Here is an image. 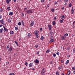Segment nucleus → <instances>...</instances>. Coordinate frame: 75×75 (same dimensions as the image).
<instances>
[{
  "mask_svg": "<svg viewBox=\"0 0 75 75\" xmlns=\"http://www.w3.org/2000/svg\"><path fill=\"white\" fill-rule=\"evenodd\" d=\"M46 72V70L45 69L43 68L42 69L41 72V75H45V72Z\"/></svg>",
  "mask_w": 75,
  "mask_h": 75,
  "instance_id": "obj_1",
  "label": "nucleus"
},
{
  "mask_svg": "<svg viewBox=\"0 0 75 75\" xmlns=\"http://www.w3.org/2000/svg\"><path fill=\"white\" fill-rule=\"evenodd\" d=\"M0 23H1V24L3 26H4V25H5V23H4V19H3L1 20L0 21Z\"/></svg>",
  "mask_w": 75,
  "mask_h": 75,
  "instance_id": "obj_2",
  "label": "nucleus"
},
{
  "mask_svg": "<svg viewBox=\"0 0 75 75\" xmlns=\"http://www.w3.org/2000/svg\"><path fill=\"white\" fill-rule=\"evenodd\" d=\"M26 14H30L31 13H33V11L31 10H28L26 11Z\"/></svg>",
  "mask_w": 75,
  "mask_h": 75,
  "instance_id": "obj_3",
  "label": "nucleus"
},
{
  "mask_svg": "<svg viewBox=\"0 0 75 75\" xmlns=\"http://www.w3.org/2000/svg\"><path fill=\"white\" fill-rule=\"evenodd\" d=\"M34 24V21H32L30 22V26L31 27H33Z\"/></svg>",
  "mask_w": 75,
  "mask_h": 75,
  "instance_id": "obj_4",
  "label": "nucleus"
},
{
  "mask_svg": "<svg viewBox=\"0 0 75 75\" xmlns=\"http://www.w3.org/2000/svg\"><path fill=\"white\" fill-rule=\"evenodd\" d=\"M65 38H66V37L65 36H62V41H64V40H65Z\"/></svg>",
  "mask_w": 75,
  "mask_h": 75,
  "instance_id": "obj_5",
  "label": "nucleus"
},
{
  "mask_svg": "<svg viewBox=\"0 0 75 75\" xmlns=\"http://www.w3.org/2000/svg\"><path fill=\"white\" fill-rule=\"evenodd\" d=\"M12 50H13V49L12 48V47H11L9 49L8 51H9V52H11V51H12Z\"/></svg>",
  "mask_w": 75,
  "mask_h": 75,
  "instance_id": "obj_6",
  "label": "nucleus"
},
{
  "mask_svg": "<svg viewBox=\"0 0 75 75\" xmlns=\"http://www.w3.org/2000/svg\"><path fill=\"white\" fill-rule=\"evenodd\" d=\"M34 62L35 63H36V64H37V63H38V62H39V61L38 59H36L34 61Z\"/></svg>",
  "mask_w": 75,
  "mask_h": 75,
  "instance_id": "obj_7",
  "label": "nucleus"
},
{
  "mask_svg": "<svg viewBox=\"0 0 75 75\" xmlns=\"http://www.w3.org/2000/svg\"><path fill=\"white\" fill-rule=\"evenodd\" d=\"M3 28H4L5 31H6V32L8 31V29H7L5 28V27L3 26Z\"/></svg>",
  "mask_w": 75,
  "mask_h": 75,
  "instance_id": "obj_8",
  "label": "nucleus"
},
{
  "mask_svg": "<svg viewBox=\"0 0 75 75\" xmlns=\"http://www.w3.org/2000/svg\"><path fill=\"white\" fill-rule=\"evenodd\" d=\"M48 28L49 30H51V25H48Z\"/></svg>",
  "mask_w": 75,
  "mask_h": 75,
  "instance_id": "obj_9",
  "label": "nucleus"
},
{
  "mask_svg": "<svg viewBox=\"0 0 75 75\" xmlns=\"http://www.w3.org/2000/svg\"><path fill=\"white\" fill-rule=\"evenodd\" d=\"M3 31H4V29L3 28H1L0 30V33L2 34V33H3Z\"/></svg>",
  "mask_w": 75,
  "mask_h": 75,
  "instance_id": "obj_10",
  "label": "nucleus"
},
{
  "mask_svg": "<svg viewBox=\"0 0 75 75\" xmlns=\"http://www.w3.org/2000/svg\"><path fill=\"white\" fill-rule=\"evenodd\" d=\"M74 8L72 7V9H71V14H74Z\"/></svg>",
  "mask_w": 75,
  "mask_h": 75,
  "instance_id": "obj_11",
  "label": "nucleus"
},
{
  "mask_svg": "<svg viewBox=\"0 0 75 75\" xmlns=\"http://www.w3.org/2000/svg\"><path fill=\"white\" fill-rule=\"evenodd\" d=\"M54 42V40L53 39H51L50 41V42Z\"/></svg>",
  "mask_w": 75,
  "mask_h": 75,
  "instance_id": "obj_12",
  "label": "nucleus"
},
{
  "mask_svg": "<svg viewBox=\"0 0 75 75\" xmlns=\"http://www.w3.org/2000/svg\"><path fill=\"white\" fill-rule=\"evenodd\" d=\"M29 66L30 67H33V64L32 63H30L29 65Z\"/></svg>",
  "mask_w": 75,
  "mask_h": 75,
  "instance_id": "obj_13",
  "label": "nucleus"
},
{
  "mask_svg": "<svg viewBox=\"0 0 75 75\" xmlns=\"http://www.w3.org/2000/svg\"><path fill=\"white\" fill-rule=\"evenodd\" d=\"M9 14L10 16H13V13L12 12H9Z\"/></svg>",
  "mask_w": 75,
  "mask_h": 75,
  "instance_id": "obj_14",
  "label": "nucleus"
},
{
  "mask_svg": "<svg viewBox=\"0 0 75 75\" xmlns=\"http://www.w3.org/2000/svg\"><path fill=\"white\" fill-rule=\"evenodd\" d=\"M21 24L22 26H24V22L23 21H21Z\"/></svg>",
  "mask_w": 75,
  "mask_h": 75,
  "instance_id": "obj_15",
  "label": "nucleus"
},
{
  "mask_svg": "<svg viewBox=\"0 0 75 75\" xmlns=\"http://www.w3.org/2000/svg\"><path fill=\"white\" fill-rule=\"evenodd\" d=\"M71 74V72H70V71H68L67 73V75H70Z\"/></svg>",
  "mask_w": 75,
  "mask_h": 75,
  "instance_id": "obj_16",
  "label": "nucleus"
},
{
  "mask_svg": "<svg viewBox=\"0 0 75 75\" xmlns=\"http://www.w3.org/2000/svg\"><path fill=\"white\" fill-rule=\"evenodd\" d=\"M68 35V33H65L64 35V36H65V37H67Z\"/></svg>",
  "mask_w": 75,
  "mask_h": 75,
  "instance_id": "obj_17",
  "label": "nucleus"
},
{
  "mask_svg": "<svg viewBox=\"0 0 75 75\" xmlns=\"http://www.w3.org/2000/svg\"><path fill=\"white\" fill-rule=\"evenodd\" d=\"M69 63V60H67L66 62V63H65V64H66V65H67V64H68Z\"/></svg>",
  "mask_w": 75,
  "mask_h": 75,
  "instance_id": "obj_18",
  "label": "nucleus"
},
{
  "mask_svg": "<svg viewBox=\"0 0 75 75\" xmlns=\"http://www.w3.org/2000/svg\"><path fill=\"white\" fill-rule=\"evenodd\" d=\"M35 33H34L33 34H35V35H38V33L37 32H34Z\"/></svg>",
  "mask_w": 75,
  "mask_h": 75,
  "instance_id": "obj_19",
  "label": "nucleus"
},
{
  "mask_svg": "<svg viewBox=\"0 0 75 75\" xmlns=\"http://www.w3.org/2000/svg\"><path fill=\"white\" fill-rule=\"evenodd\" d=\"M53 56L54 58H55L56 57V54L54 53H53Z\"/></svg>",
  "mask_w": 75,
  "mask_h": 75,
  "instance_id": "obj_20",
  "label": "nucleus"
},
{
  "mask_svg": "<svg viewBox=\"0 0 75 75\" xmlns=\"http://www.w3.org/2000/svg\"><path fill=\"white\" fill-rule=\"evenodd\" d=\"M31 36V34L30 33H28V38H30Z\"/></svg>",
  "mask_w": 75,
  "mask_h": 75,
  "instance_id": "obj_21",
  "label": "nucleus"
},
{
  "mask_svg": "<svg viewBox=\"0 0 75 75\" xmlns=\"http://www.w3.org/2000/svg\"><path fill=\"white\" fill-rule=\"evenodd\" d=\"M9 75H15V74L13 73H11L9 74Z\"/></svg>",
  "mask_w": 75,
  "mask_h": 75,
  "instance_id": "obj_22",
  "label": "nucleus"
},
{
  "mask_svg": "<svg viewBox=\"0 0 75 75\" xmlns=\"http://www.w3.org/2000/svg\"><path fill=\"white\" fill-rule=\"evenodd\" d=\"M56 74L57 75H60L59 73V72L58 71H56Z\"/></svg>",
  "mask_w": 75,
  "mask_h": 75,
  "instance_id": "obj_23",
  "label": "nucleus"
},
{
  "mask_svg": "<svg viewBox=\"0 0 75 75\" xmlns=\"http://www.w3.org/2000/svg\"><path fill=\"white\" fill-rule=\"evenodd\" d=\"M10 34H14V32L12 31H11Z\"/></svg>",
  "mask_w": 75,
  "mask_h": 75,
  "instance_id": "obj_24",
  "label": "nucleus"
},
{
  "mask_svg": "<svg viewBox=\"0 0 75 75\" xmlns=\"http://www.w3.org/2000/svg\"><path fill=\"white\" fill-rule=\"evenodd\" d=\"M60 17L61 18L63 19L64 18H65V16L63 15V16H61Z\"/></svg>",
  "mask_w": 75,
  "mask_h": 75,
  "instance_id": "obj_25",
  "label": "nucleus"
},
{
  "mask_svg": "<svg viewBox=\"0 0 75 75\" xmlns=\"http://www.w3.org/2000/svg\"><path fill=\"white\" fill-rule=\"evenodd\" d=\"M8 20V23H11V20H10V19H9Z\"/></svg>",
  "mask_w": 75,
  "mask_h": 75,
  "instance_id": "obj_26",
  "label": "nucleus"
},
{
  "mask_svg": "<svg viewBox=\"0 0 75 75\" xmlns=\"http://www.w3.org/2000/svg\"><path fill=\"white\" fill-rule=\"evenodd\" d=\"M7 10L8 11H10V7L8 6L7 7Z\"/></svg>",
  "mask_w": 75,
  "mask_h": 75,
  "instance_id": "obj_27",
  "label": "nucleus"
},
{
  "mask_svg": "<svg viewBox=\"0 0 75 75\" xmlns=\"http://www.w3.org/2000/svg\"><path fill=\"white\" fill-rule=\"evenodd\" d=\"M15 29L16 31H17V30H18V28L17 27H16L15 28Z\"/></svg>",
  "mask_w": 75,
  "mask_h": 75,
  "instance_id": "obj_28",
  "label": "nucleus"
},
{
  "mask_svg": "<svg viewBox=\"0 0 75 75\" xmlns=\"http://www.w3.org/2000/svg\"><path fill=\"white\" fill-rule=\"evenodd\" d=\"M40 39L41 40H42L44 39V37H43V36H41Z\"/></svg>",
  "mask_w": 75,
  "mask_h": 75,
  "instance_id": "obj_29",
  "label": "nucleus"
},
{
  "mask_svg": "<svg viewBox=\"0 0 75 75\" xmlns=\"http://www.w3.org/2000/svg\"><path fill=\"white\" fill-rule=\"evenodd\" d=\"M71 6H72V4L71 3L69 4V7H71Z\"/></svg>",
  "mask_w": 75,
  "mask_h": 75,
  "instance_id": "obj_30",
  "label": "nucleus"
},
{
  "mask_svg": "<svg viewBox=\"0 0 75 75\" xmlns=\"http://www.w3.org/2000/svg\"><path fill=\"white\" fill-rule=\"evenodd\" d=\"M56 54L57 55H59V52H57Z\"/></svg>",
  "mask_w": 75,
  "mask_h": 75,
  "instance_id": "obj_31",
  "label": "nucleus"
},
{
  "mask_svg": "<svg viewBox=\"0 0 75 75\" xmlns=\"http://www.w3.org/2000/svg\"><path fill=\"white\" fill-rule=\"evenodd\" d=\"M3 11V9L1 8H0V13H1Z\"/></svg>",
  "mask_w": 75,
  "mask_h": 75,
  "instance_id": "obj_32",
  "label": "nucleus"
},
{
  "mask_svg": "<svg viewBox=\"0 0 75 75\" xmlns=\"http://www.w3.org/2000/svg\"><path fill=\"white\" fill-rule=\"evenodd\" d=\"M6 3H7V4H8V3H9V1L8 0H6Z\"/></svg>",
  "mask_w": 75,
  "mask_h": 75,
  "instance_id": "obj_33",
  "label": "nucleus"
},
{
  "mask_svg": "<svg viewBox=\"0 0 75 75\" xmlns=\"http://www.w3.org/2000/svg\"><path fill=\"white\" fill-rule=\"evenodd\" d=\"M53 25H55V21H54L52 22Z\"/></svg>",
  "mask_w": 75,
  "mask_h": 75,
  "instance_id": "obj_34",
  "label": "nucleus"
},
{
  "mask_svg": "<svg viewBox=\"0 0 75 75\" xmlns=\"http://www.w3.org/2000/svg\"><path fill=\"white\" fill-rule=\"evenodd\" d=\"M64 1L65 3H67V2H68V0H64Z\"/></svg>",
  "mask_w": 75,
  "mask_h": 75,
  "instance_id": "obj_35",
  "label": "nucleus"
},
{
  "mask_svg": "<svg viewBox=\"0 0 75 75\" xmlns=\"http://www.w3.org/2000/svg\"><path fill=\"white\" fill-rule=\"evenodd\" d=\"M51 11L52 12H54V8H52L51 9Z\"/></svg>",
  "mask_w": 75,
  "mask_h": 75,
  "instance_id": "obj_36",
  "label": "nucleus"
},
{
  "mask_svg": "<svg viewBox=\"0 0 75 75\" xmlns=\"http://www.w3.org/2000/svg\"><path fill=\"white\" fill-rule=\"evenodd\" d=\"M50 50H47L46 52V53H48V52H50Z\"/></svg>",
  "mask_w": 75,
  "mask_h": 75,
  "instance_id": "obj_37",
  "label": "nucleus"
},
{
  "mask_svg": "<svg viewBox=\"0 0 75 75\" xmlns=\"http://www.w3.org/2000/svg\"><path fill=\"white\" fill-rule=\"evenodd\" d=\"M10 48V46H9V45H7L6 47V48L7 49H8V48Z\"/></svg>",
  "mask_w": 75,
  "mask_h": 75,
  "instance_id": "obj_38",
  "label": "nucleus"
},
{
  "mask_svg": "<svg viewBox=\"0 0 75 75\" xmlns=\"http://www.w3.org/2000/svg\"><path fill=\"white\" fill-rule=\"evenodd\" d=\"M35 47V48H38V45H36Z\"/></svg>",
  "mask_w": 75,
  "mask_h": 75,
  "instance_id": "obj_39",
  "label": "nucleus"
},
{
  "mask_svg": "<svg viewBox=\"0 0 75 75\" xmlns=\"http://www.w3.org/2000/svg\"><path fill=\"white\" fill-rule=\"evenodd\" d=\"M61 69V67H60V66L58 68V69Z\"/></svg>",
  "mask_w": 75,
  "mask_h": 75,
  "instance_id": "obj_40",
  "label": "nucleus"
},
{
  "mask_svg": "<svg viewBox=\"0 0 75 75\" xmlns=\"http://www.w3.org/2000/svg\"><path fill=\"white\" fill-rule=\"evenodd\" d=\"M21 22H19L18 23V25H21Z\"/></svg>",
  "mask_w": 75,
  "mask_h": 75,
  "instance_id": "obj_41",
  "label": "nucleus"
},
{
  "mask_svg": "<svg viewBox=\"0 0 75 75\" xmlns=\"http://www.w3.org/2000/svg\"><path fill=\"white\" fill-rule=\"evenodd\" d=\"M53 38V36H52L51 35L50 36V39H52Z\"/></svg>",
  "mask_w": 75,
  "mask_h": 75,
  "instance_id": "obj_42",
  "label": "nucleus"
},
{
  "mask_svg": "<svg viewBox=\"0 0 75 75\" xmlns=\"http://www.w3.org/2000/svg\"><path fill=\"white\" fill-rule=\"evenodd\" d=\"M15 42L16 43V45H18V43H17V41H15Z\"/></svg>",
  "mask_w": 75,
  "mask_h": 75,
  "instance_id": "obj_43",
  "label": "nucleus"
},
{
  "mask_svg": "<svg viewBox=\"0 0 75 75\" xmlns=\"http://www.w3.org/2000/svg\"><path fill=\"white\" fill-rule=\"evenodd\" d=\"M60 22L61 23H62L63 22V21L62 20H60Z\"/></svg>",
  "mask_w": 75,
  "mask_h": 75,
  "instance_id": "obj_44",
  "label": "nucleus"
},
{
  "mask_svg": "<svg viewBox=\"0 0 75 75\" xmlns=\"http://www.w3.org/2000/svg\"><path fill=\"white\" fill-rule=\"evenodd\" d=\"M40 31H42V28H40Z\"/></svg>",
  "mask_w": 75,
  "mask_h": 75,
  "instance_id": "obj_45",
  "label": "nucleus"
},
{
  "mask_svg": "<svg viewBox=\"0 0 75 75\" xmlns=\"http://www.w3.org/2000/svg\"><path fill=\"white\" fill-rule=\"evenodd\" d=\"M21 16H23V17H24V14L23 13H22Z\"/></svg>",
  "mask_w": 75,
  "mask_h": 75,
  "instance_id": "obj_46",
  "label": "nucleus"
},
{
  "mask_svg": "<svg viewBox=\"0 0 75 75\" xmlns=\"http://www.w3.org/2000/svg\"><path fill=\"white\" fill-rule=\"evenodd\" d=\"M50 35H52V34L53 33H52V31H50Z\"/></svg>",
  "mask_w": 75,
  "mask_h": 75,
  "instance_id": "obj_47",
  "label": "nucleus"
},
{
  "mask_svg": "<svg viewBox=\"0 0 75 75\" xmlns=\"http://www.w3.org/2000/svg\"><path fill=\"white\" fill-rule=\"evenodd\" d=\"M41 2L42 3L44 2V0H41Z\"/></svg>",
  "mask_w": 75,
  "mask_h": 75,
  "instance_id": "obj_48",
  "label": "nucleus"
},
{
  "mask_svg": "<svg viewBox=\"0 0 75 75\" xmlns=\"http://www.w3.org/2000/svg\"><path fill=\"white\" fill-rule=\"evenodd\" d=\"M25 65H26V66H27V65H28V63H27V62H25Z\"/></svg>",
  "mask_w": 75,
  "mask_h": 75,
  "instance_id": "obj_49",
  "label": "nucleus"
},
{
  "mask_svg": "<svg viewBox=\"0 0 75 75\" xmlns=\"http://www.w3.org/2000/svg\"><path fill=\"white\" fill-rule=\"evenodd\" d=\"M73 52H75V48L74 49Z\"/></svg>",
  "mask_w": 75,
  "mask_h": 75,
  "instance_id": "obj_50",
  "label": "nucleus"
},
{
  "mask_svg": "<svg viewBox=\"0 0 75 75\" xmlns=\"http://www.w3.org/2000/svg\"><path fill=\"white\" fill-rule=\"evenodd\" d=\"M27 10V8H24V11Z\"/></svg>",
  "mask_w": 75,
  "mask_h": 75,
  "instance_id": "obj_51",
  "label": "nucleus"
},
{
  "mask_svg": "<svg viewBox=\"0 0 75 75\" xmlns=\"http://www.w3.org/2000/svg\"><path fill=\"white\" fill-rule=\"evenodd\" d=\"M49 6H50V5H49V4H48L47 6V8H47V7H49Z\"/></svg>",
  "mask_w": 75,
  "mask_h": 75,
  "instance_id": "obj_52",
  "label": "nucleus"
},
{
  "mask_svg": "<svg viewBox=\"0 0 75 75\" xmlns=\"http://www.w3.org/2000/svg\"><path fill=\"white\" fill-rule=\"evenodd\" d=\"M75 28V25H74L73 24V28Z\"/></svg>",
  "mask_w": 75,
  "mask_h": 75,
  "instance_id": "obj_53",
  "label": "nucleus"
},
{
  "mask_svg": "<svg viewBox=\"0 0 75 75\" xmlns=\"http://www.w3.org/2000/svg\"><path fill=\"white\" fill-rule=\"evenodd\" d=\"M63 62H64V60H61V62L62 63H63Z\"/></svg>",
  "mask_w": 75,
  "mask_h": 75,
  "instance_id": "obj_54",
  "label": "nucleus"
},
{
  "mask_svg": "<svg viewBox=\"0 0 75 75\" xmlns=\"http://www.w3.org/2000/svg\"><path fill=\"white\" fill-rule=\"evenodd\" d=\"M37 55H39V52H38L37 53Z\"/></svg>",
  "mask_w": 75,
  "mask_h": 75,
  "instance_id": "obj_55",
  "label": "nucleus"
},
{
  "mask_svg": "<svg viewBox=\"0 0 75 75\" xmlns=\"http://www.w3.org/2000/svg\"><path fill=\"white\" fill-rule=\"evenodd\" d=\"M73 24L74 25V24L75 25V21H74L73 22Z\"/></svg>",
  "mask_w": 75,
  "mask_h": 75,
  "instance_id": "obj_56",
  "label": "nucleus"
},
{
  "mask_svg": "<svg viewBox=\"0 0 75 75\" xmlns=\"http://www.w3.org/2000/svg\"><path fill=\"white\" fill-rule=\"evenodd\" d=\"M72 69H73V70H75V68H74V67H72Z\"/></svg>",
  "mask_w": 75,
  "mask_h": 75,
  "instance_id": "obj_57",
  "label": "nucleus"
},
{
  "mask_svg": "<svg viewBox=\"0 0 75 75\" xmlns=\"http://www.w3.org/2000/svg\"><path fill=\"white\" fill-rule=\"evenodd\" d=\"M54 20H57V17H54Z\"/></svg>",
  "mask_w": 75,
  "mask_h": 75,
  "instance_id": "obj_58",
  "label": "nucleus"
},
{
  "mask_svg": "<svg viewBox=\"0 0 75 75\" xmlns=\"http://www.w3.org/2000/svg\"><path fill=\"white\" fill-rule=\"evenodd\" d=\"M65 6H67V3H65Z\"/></svg>",
  "mask_w": 75,
  "mask_h": 75,
  "instance_id": "obj_59",
  "label": "nucleus"
},
{
  "mask_svg": "<svg viewBox=\"0 0 75 75\" xmlns=\"http://www.w3.org/2000/svg\"><path fill=\"white\" fill-rule=\"evenodd\" d=\"M36 38H38V35H36Z\"/></svg>",
  "mask_w": 75,
  "mask_h": 75,
  "instance_id": "obj_60",
  "label": "nucleus"
},
{
  "mask_svg": "<svg viewBox=\"0 0 75 75\" xmlns=\"http://www.w3.org/2000/svg\"><path fill=\"white\" fill-rule=\"evenodd\" d=\"M16 55H17V54L16 53L14 54V56H16Z\"/></svg>",
  "mask_w": 75,
  "mask_h": 75,
  "instance_id": "obj_61",
  "label": "nucleus"
},
{
  "mask_svg": "<svg viewBox=\"0 0 75 75\" xmlns=\"http://www.w3.org/2000/svg\"><path fill=\"white\" fill-rule=\"evenodd\" d=\"M54 4H57V1H55L54 3Z\"/></svg>",
  "mask_w": 75,
  "mask_h": 75,
  "instance_id": "obj_62",
  "label": "nucleus"
},
{
  "mask_svg": "<svg viewBox=\"0 0 75 75\" xmlns=\"http://www.w3.org/2000/svg\"><path fill=\"white\" fill-rule=\"evenodd\" d=\"M50 64H52V62H50Z\"/></svg>",
  "mask_w": 75,
  "mask_h": 75,
  "instance_id": "obj_63",
  "label": "nucleus"
},
{
  "mask_svg": "<svg viewBox=\"0 0 75 75\" xmlns=\"http://www.w3.org/2000/svg\"><path fill=\"white\" fill-rule=\"evenodd\" d=\"M73 73H74V74H75V71H73Z\"/></svg>",
  "mask_w": 75,
  "mask_h": 75,
  "instance_id": "obj_64",
  "label": "nucleus"
}]
</instances>
